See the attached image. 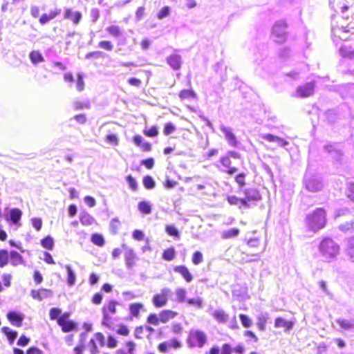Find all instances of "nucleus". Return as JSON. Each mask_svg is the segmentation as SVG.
I'll return each instance as SVG.
<instances>
[{
	"label": "nucleus",
	"instance_id": "1",
	"mask_svg": "<svg viewBox=\"0 0 354 354\" xmlns=\"http://www.w3.org/2000/svg\"><path fill=\"white\" fill-rule=\"evenodd\" d=\"M326 223V213L322 208H317L306 215L305 225L306 230L315 234L324 228Z\"/></svg>",
	"mask_w": 354,
	"mask_h": 354
},
{
	"label": "nucleus",
	"instance_id": "2",
	"mask_svg": "<svg viewBox=\"0 0 354 354\" xmlns=\"http://www.w3.org/2000/svg\"><path fill=\"white\" fill-rule=\"evenodd\" d=\"M321 256L326 261L335 259L340 252L339 245L331 238H324L318 246Z\"/></svg>",
	"mask_w": 354,
	"mask_h": 354
},
{
	"label": "nucleus",
	"instance_id": "3",
	"mask_svg": "<svg viewBox=\"0 0 354 354\" xmlns=\"http://www.w3.org/2000/svg\"><path fill=\"white\" fill-rule=\"evenodd\" d=\"M304 183L306 189L311 192H319L322 190L324 187L322 180L319 176L313 175L308 172H306L304 176Z\"/></svg>",
	"mask_w": 354,
	"mask_h": 354
},
{
	"label": "nucleus",
	"instance_id": "4",
	"mask_svg": "<svg viewBox=\"0 0 354 354\" xmlns=\"http://www.w3.org/2000/svg\"><path fill=\"white\" fill-rule=\"evenodd\" d=\"M207 342L205 333L199 330H191L188 337V344L190 347L202 348Z\"/></svg>",
	"mask_w": 354,
	"mask_h": 354
},
{
	"label": "nucleus",
	"instance_id": "5",
	"mask_svg": "<svg viewBox=\"0 0 354 354\" xmlns=\"http://www.w3.org/2000/svg\"><path fill=\"white\" fill-rule=\"evenodd\" d=\"M272 37L277 43H283L287 37L286 24L283 21L275 23L272 30Z\"/></svg>",
	"mask_w": 354,
	"mask_h": 354
},
{
	"label": "nucleus",
	"instance_id": "6",
	"mask_svg": "<svg viewBox=\"0 0 354 354\" xmlns=\"http://www.w3.org/2000/svg\"><path fill=\"white\" fill-rule=\"evenodd\" d=\"M118 304L115 301H111L106 305H104L102 309V324L107 328H111V317L110 314L114 315L116 313V306Z\"/></svg>",
	"mask_w": 354,
	"mask_h": 354
},
{
	"label": "nucleus",
	"instance_id": "7",
	"mask_svg": "<svg viewBox=\"0 0 354 354\" xmlns=\"http://www.w3.org/2000/svg\"><path fill=\"white\" fill-rule=\"evenodd\" d=\"M171 294V290L169 288H163L159 293L153 295L152 303L156 308L165 306L167 304L169 297Z\"/></svg>",
	"mask_w": 354,
	"mask_h": 354
},
{
	"label": "nucleus",
	"instance_id": "8",
	"mask_svg": "<svg viewBox=\"0 0 354 354\" xmlns=\"http://www.w3.org/2000/svg\"><path fill=\"white\" fill-rule=\"evenodd\" d=\"M221 131L223 133L225 138L227 144L232 147H237L239 145V141L233 133L232 128L226 127L223 124H221L219 126Z\"/></svg>",
	"mask_w": 354,
	"mask_h": 354
},
{
	"label": "nucleus",
	"instance_id": "9",
	"mask_svg": "<svg viewBox=\"0 0 354 354\" xmlns=\"http://www.w3.org/2000/svg\"><path fill=\"white\" fill-rule=\"evenodd\" d=\"M122 248L124 251V256L125 265L128 269H131L136 264V261L137 259L136 254L133 249L130 248L124 243L122 245Z\"/></svg>",
	"mask_w": 354,
	"mask_h": 354
},
{
	"label": "nucleus",
	"instance_id": "10",
	"mask_svg": "<svg viewBox=\"0 0 354 354\" xmlns=\"http://www.w3.org/2000/svg\"><path fill=\"white\" fill-rule=\"evenodd\" d=\"M314 84L308 82L303 86L297 87L296 91V96L300 97H307L310 96L314 92Z\"/></svg>",
	"mask_w": 354,
	"mask_h": 354
},
{
	"label": "nucleus",
	"instance_id": "11",
	"mask_svg": "<svg viewBox=\"0 0 354 354\" xmlns=\"http://www.w3.org/2000/svg\"><path fill=\"white\" fill-rule=\"evenodd\" d=\"M260 137L268 142H276L279 146L283 148H286L289 145V142L284 139L270 133H262L260 135Z\"/></svg>",
	"mask_w": 354,
	"mask_h": 354
},
{
	"label": "nucleus",
	"instance_id": "12",
	"mask_svg": "<svg viewBox=\"0 0 354 354\" xmlns=\"http://www.w3.org/2000/svg\"><path fill=\"white\" fill-rule=\"evenodd\" d=\"M7 318L13 326L20 327L22 326L24 315L19 313L11 311L7 314Z\"/></svg>",
	"mask_w": 354,
	"mask_h": 354
},
{
	"label": "nucleus",
	"instance_id": "13",
	"mask_svg": "<svg viewBox=\"0 0 354 354\" xmlns=\"http://www.w3.org/2000/svg\"><path fill=\"white\" fill-rule=\"evenodd\" d=\"M220 162L223 167L225 168V169L223 170V172H225L230 175H232L237 171V168L231 166L232 161L228 156H225L221 157Z\"/></svg>",
	"mask_w": 354,
	"mask_h": 354
},
{
	"label": "nucleus",
	"instance_id": "14",
	"mask_svg": "<svg viewBox=\"0 0 354 354\" xmlns=\"http://www.w3.org/2000/svg\"><path fill=\"white\" fill-rule=\"evenodd\" d=\"M64 18L72 21L74 24L77 25L82 19V14L80 12L73 11L71 8H66Z\"/></svg>",
	"mask_w": 354,
	"mask_h": 354
},
{
	"label": "nucleus",
	"instance_id": "15",
	"mask_svg": "<svg viewBox=\"0 0 354 354\" xmlns=\"http://www.w3.org/2000/svg\"><path fill=\"white\" fill-rule=\"evenodd\" d=\"M22 216V212L18 208H13L10 210L9 215L6 216V219L10 221L15 225H20L19 221Z\"/></svg>",
	"mask_w": 354,
	"mask_h": 354
},
{
	"label": "nucleus",
	"instance_id": "16",
	"mask_svg": "<svg viewBox=\"0 0 354 354\" xmlns=\"http://www.w3.org/2000/svg\"><path fill=\"white\" fill-rule=\"evenodd\" d=\"M294 322L291 321H287L282 317H277L274 322L275 328H283L284 331L287 332L292 329Z\"/></svg>",
	"mask_w": 354,
	"mask_h": 354
},
{
	"label": "nucleus",
	"instance_id": "17",
	"mask_svg": "<svg viewBox=\"0 0 354 354\" xmlns=\"http://www.w3.org/2000/svg\"><path fill=\"white\" fill-rule=\"evenodd\" d=\"M167 62L174 70H178L181 66V57L177 54L171 55L167 58Z\"/></svg>",
	"mask_w": 354,
	"mask_h": 354
},
{
	"label": "nucleus",
	"instance_id": "18",
	"mask_svg": "<svg viewBox=\"0 0 354 354\" xmlns=\"http://www.w3.org/2000/svg\"><path fill=\"white\" fill-rule=\"evenodd\" d=\"M245 198L246 202L250 201H257L261 199V195L259 192L255 189H247L245 191Z\"/></svg>",
	"mask_w": 354,
	"mask_h": 354
},
{
	"label": "nucleus",
	"instance_id": "19",
	"mask_svg": "<svg viewBox=\"0 0 354 354\" xmlns=\"http://www.w3.org/2000/svg\"><path fill=\"white\" fill-rule=\"evenodd\" d=\"M174 272L180 274L187 282H191L193 279V277L189 272L187 268L185 266H175L174 268Z\"/></svg>",
	"mask_w": 354,
	"mask_h": 354
},
{
	"label": "nucleus",
	"instance_id": "20",
	"mask_svg": "<svg viewBox=\"0 0 354 354\" xmlns=\"http://www.w3.org/2000/svg\"><path fill=\"white\" fill-rule=\"evenodd\" d=\"M324 150L330 154L332 158L337 161L339 160L342 153L336 145H326L324 146Z\"/></svg>",
	"mask_w": 354,
	"mask_h": 354
},
{
	"label": "nucleus",
	"instance_id": "21",
	"mask_svg": "<svg viewBox=\"0 0 354 354\" xmlns=\"http://www.w3.org/2000/svg\"><path fill=\"white\" fill-rule=\"evenodd\" d=\"M345 252L349 259L354 262V236L346 241Z\"/></svg>",
	"mask_w": 354,
	"mask_h": 354
},
{
	"label": "nucleus",
	"instance_id": "22",
	"mask_svg": "<svg viewBox=\"0 0 354 354\" xmlns=\"http://www.w3.org/2000/svg\"><path fill=\"white\" fill-rule=\"evenodd\" d=\"M10 264L15 267L24 263L23 257L19 253L14 250L10 252Z\"/></svg>",
	"mask_w": 354,
	"mask_h": 354
},
{
	"label": "nucleus",
	"instance_id": "23",
	"mask_svg": "<svg viewBox=\"0 0 354 354\" xmlns=\"http://www.w3.org/2000/svg\"><path fill=\"white\" fill-rule=\"evenodd\" d=\"M178 313L171 310H164L159 314L160 321L162 323H167L170 319H174Z\"/></svg>",
	"mask_w": 354,
	"mask_h": 354
},
{
	"label": "nucleus",
	"instance_id": "24",
	"mask_svg": "<svg viewBox=\"0 0 354 354\" xmlns=\"http://www.w3.org/2000/svg\"><path fill=\"white\" fill-rule=\"evenodd\" d=\"M220 348L218 346H215L209 350V354H219ZM221 354H232V348L228 344H224L221 349Z\"/></svg>",
	"mask_w": 354,
	"mask_h": 354
},
{
	"label": "nucleus",
	"instance_id": "25",
	"mask_svg": "<svg viewBox=\"0 0 354 354\" xmlns=\"http://www.w3.org/2000/svg\"><path fill=\"white\" fill-rule=\"evenodd\" d=\"M239 232L240 231L238 228H230L222 231L221 232V236L223 239H229L238 236Z\"/></svg>",
	"mask_w": 354,
	"mask_h": 354
},
{
	"label": "nucleus",
	"instance_id": "26",
	"mask_svg": "<svg viewBox=\"0 0 354 354\" xmlns=\"http://www.w3.org/2000/svg\"><path fill=\"white\" fill-rule=\"evenodd\" d=\"M29 58L32 64L37 65L44 62V57L38 50H32L29 53Z\"/></svg>",
	"mask_w": 354,
	"mask_h": 354
},
{
	"label": "nucleus",
	"instance_id": "27",
	"mask_svg": "<svg viewBox=\"0 0 354 354\" xmlns=\"http://www.w3.org/2000/svg\"><path fill=\"white\" fill-rule=\"evenodd\" d=\"M269 318V315L268 313H260L257 316V325L259 328L261 330H264L266 328V324L267 322V320Z\"/></svg>",
	"mask_w": 354,
	"mask_h": 354
},
{
	"label": "nucleus",
	"instance_id": "28",
	"mask_svg": "<svg viewBox=\"0 0 354 354\" xmlns=\"http://www.w3.org/2000/svg\"><path fill=\"white\" fill-rule=\"evenodd\" d=\"M227 201L230 205H239L240 207L242 206L248 207L245 199L239 198L236 196H228Z\"/></svg>",
	"mask_w": 354,
	"mask_h": 354
},
{
	"label": "nucleus",
	"instance_id": "29",
	"mask_svg": "<svg viewBox=\"0 0 354 354\" xmlns=\"http://www.w3.org/2000/svg\"><path fill=\"white\" fill-rule=\"evenodd\" d=\"M214 318L221 323H225L227 321L228 315L223 310H216L213 312Z\"/></svg>",
	"mask_w": 354,
	"mask_h": 354
},
{
	"label": "nucleus",
	"instance_id": "30",
	"mask_svg": "<svg viewBox=\"0 0 354 354\" xmlns=\"http://www.w3.org/2000/svg\"><path fill=\"white\" fill-rule=\"evenodd\" d=\"M1 331L7 336V338L11 344L18 335L17 331L12 330L10 328L6 326L3 327L1 328Z\"/></svg>",
	"mask_w": 354,
	"mask_h": 354
},
{
	"label": "nucleus",
	"instance_id": "31",
	"mask_svg": "<svg viewBox=\"0 0 354 354\" xmlns=\"http://www.w3.org/2000/svg\"><path fill=\"white\" fill-rule=\"evenodd\" d=\"M57 324L60 326H62V330L65 333L72 331L76 328V324L72 321H68L67 322H62V319H61V320H57Z\"/></svg>",
	"mask_w": 354,
	"mask_h": 354
},
{
	"label": "nucleus",
	"instance_id": "32",
	"mask_svg": "<svg viewBox=\"0 0 354 354\" xmlns=\"http://www.w3.org/2000/svg\"><path fill=\"white\" fill-rule=\"evenodd\" d=\"M68 274L67 283L70 286H73L75 283L76 275L69 265L64 266Z\"/></svg>",
	"mask_w": 354,
	"mask_h": 354
},
{
	"label": "nucleus",
	"instance_id": "33",
	"mask_svg": "<svg viewBox=\"0 0 354 354\" xmlns=\"http://www.w3.org/2000/svg\"><path fill=\"white\" fill-rule=\"evenodd\" d=\"M10 253L8 250L1 249L0 250V268H4L9 263Z\"/></svg>",
	"mask_w": 354,
	"mask_h": 354
},
{
	"label": "nucleus",
	"instance_id": "34",
	"mask_svg": "<svg viewBox=\"0 0 354 354\" xmlns=\"http://www.w3.org/2000/svg\"><path fill=\"white\" fill-rule=\"evenodd\" d=\"M179 97L181 100L195 99L196 98V93L192 89H184L180 92Z\"/></svg>",
	"mask_w": 354,
	"mask_h": 354
},
{
	"label": "nucleus",
	"instance_id": "35",
	"mask_svg": "<svg viewBox=\"0 0 354 354\" xmlns=\"http://www.w3.org/2000/svg\"><path fill=\"white\" fill-rule=\"evenodd\" d=\"M339 53L341 55L344 57H347L349 59L354 58V49L349 46H342L339 49Z\"/></svg>",
	"mask_w": 354,
	"mask_h": 354
},
{
	"label": "nucleus",
	"instance_id": "36",
	"mask_svg": "<svg viewBox=\"0 0 354 354\" xmlns=\"http://www.w3.org/2000/svg\"><path fill=\"white\" fill-rule=\"evenodd\" d=\"M80 223L83 225H91L95 221L94 218L86 212H84L83 214H82L80 215Z\"/></svg>",
	"mask_w": 354,
	"mask_h": 354
},
{
	"label": "nucleus",
	"instance_id": "37",
	"mask_svg": "<svg viewBox=\"0 0 354 354\" xmlns=\"http://www.w3.org/2000/svg\"><path fill=\"white\" fill-rule=\"evenodd\" d=\"M175 294L176 297V301L178 303H183L187 301L186 299V295L187 291L185 288H178L175 290Z\"/></svg>",
	"mask_w": 354,
	"mask_h": 354
},
{
	"label": "nucleus",
	"instance_id": "38",
	"mask_svg": "<svg viewBox=\"0 0 354 354\" xmlns=\"http://www.w3.org/2000/svg\"><path fill=\"white\" fill-rule=\"evenodd\" d=\"M143 308H144L143 304H140V303L132 304L129 306L130 313L135 317H139L140 310Z\"/></svg>",
	"mask_w": 354,
	"mask_h": 354
},
{
	"label": "nucleus",
	"instance_id": "39",
	"mask_svg": "<svg viewBox=\"0 0 354 354\" xmlns=\"http://www.w3.org/2000/svg\"><path fill=\"white\" fill-rule=\"evenodd\" d=\"M91 241L93 243L97 246H103L104 245V239L102 235L100 234H93L91 236Z\"/></svg>",
	"mask_w": 354,
	"mask_h": 354
},
{
	"label": "nucleus",
	"instance_id": "40",
	"mask_svg": "<svg viewBox=\"0 0 354 354\" xmlns=\"http://www.w3.org/2000/svg\"><path fill=\"white\" fill-rule=\"evenodd\" d=\"M176 251L174 248H170L164 251L162 258L166 261H171L175 258Z\"/></svg>",
	"mask_w": 354,
	"mask_h": 354
},
{
	"label": "nucleus",
	"instance_id": "41",
	"mask_svg": "<svg viewBox=\"0 0 354 354\" xmlns=\"http://www.w3.org/2000/svg\"><path fill=\"white\" fill-rule=\"evenodd\" d=\"M43 248L47 250H52L54 245V241L52 237L48 236L41 241Z\"/></svg>",
	"mask_w": 354,
	"mask_h": 354
},
{
	"label": "nucleus",
	"instance_id": "42",
	"mask_svg": "<svg viewBox=\"0 0 354 354\" xmlns=\"http://www.w3.org/2000/svg\"><path fill=\"white\" fill-rule=\"evenodd\" d=\"M106 31L113 37H119L122 35V31L118 26H111L106 28Z\"/></svg>",
	"mask_w": 354,
	"mask_h": 354
},
{
	"label": "nucleus",
	"instance_id": "43",
	"mask_svg": "<svg viewBox=\"0 0 354 354\" xmlns=\"http://www.w3.org/2000/svg\"><path fill=\"white\" fill-rule=\"evenodd\" d=\"M138 209L146 214H149L151 212V207L149 203L145 201L140 202L138 204Z\"/></svg>",
	"mask_w": 354,
	"mask_h": 354
},
{
	"label": "nucleus",
	"instance_id": "44",
	"mask_svg": "<svg viewBox=\"0 0 354 354\" xmlns=\"http://www.w3.org/2000/svg\"><path fill=\"white\" fill-rule=\"evenodd\" d=\"M142 182H143V185L147 189H151L155 187V185H156L155 181L152 178V177H151L149 176H145L143 178Z\"/></svg>",
	"mask_w": 354,
	"mask_h": 354
},
{
	"label": "nucleus",
	"instance_id": "45",
	"mask_svg": "<svg viewBox=\"0 0 354 354\" xmlns=\"http://www.w3.org/2000/svg\"><path fill=\"white\" fill-rule=\"evenodd\" d=\"M186 302L191 306H195L198 308H203V299L201 297H196L187 299Z\"/></svg>",
	"mask_w": 354,
	"mask_h": 354
},
{
	"label": "nucleus",
	"instance_id": "46",
	"mask_svg": "<svg viewBox=\"0 0 354 354\" xmlns=\"http://www.w3.org/2000/svg\"><path fill=\"white\" fill-rule=\"evenodd\" d=\"M120 226V223L117 218L111 219L109 225L110 231L112 234H117L118 229Z\"/></svg>",
	"mask_w": 354,
	"mask_h": 354
},
{
	"label": "nucleus",
	"instance_id": "47",
	"mask_svg": "<svg viewBox=\"0 0 354 354\" xmlns=\"http://www.w3.org/2000/svg\"><path fill=\"white\" fill-rule=\"evenodd\" d=\"M126 346L128 348L127 353L123 350H118L117 351V354H133V351L136 347V344L133 342H127Z\"/></svg>",
	"mask_w": 354,
	"mask_h": 354
},
{
	"label": "nucleus",
	"instance_id": "48",
	"mask_svg": "<svg viewBox=\"0 0 354 354\" xmlns=\"http://www.w3.org/2000/svg\"><path fill=\"white\" fill-rule=\"evenodd\" d=\"M337 323L344 329L348 330L352 328L354 325L351 321L347 319H337Z\"/></svg>",
	"mask_w": 354,
	"mask_h": 354
},
{
	"label": "nucleus",
	"instance_id": "49",
	"mask_svg": "<svg viewBox=\"0 0 354 354\" xmlns=\"http://www.w3.org/2000/svg\"><path fill=\"white\" fill-rule=\"evenodd\" d=\"M170 14V8L169 6H164L160 9L157 15V17L158 19H162Z\"/></svg>",
	"mask_w": 354,
	"mask_h": 354
},
{
	"label": "nucleus",
	"instance_id": "50",
	"mask_svg": "<svg viewBox=\"0 0 354 354\" xmlns=\"http://www.w3.org/2000/svg\"><path fill=\"white\" fill-rule=\"evenodd\" d=\"M203 261V257L201 252L196 251L193 254L192 262L194 265H198Z\"/></svg>",
	"mask_w": 354,
	"mask_h": 354
},
{
	"label": "nucleus",
	"instance_id": "51",
	"mask_svg": "<svg viewBox=\"0 0 354 354\" xmlns=\"http://www.w3.org/2000/svg\"><path fill=\"white\" fill-rule=\"evenodd\" d=\"M240 319L241 321L242 325L245 328H249L252 326V320L245 315L241 314L239 315Z\"/></svg>",
	"mask_w": 354,
	"mask_h": 354
},
{
	"label": "nucleus",
	"instance_id": "52",
	"mask_svg": "<svg viewBox=\"0 0 354 354\" xmlns=\"http://www.w3.org/2000/svg\"><path fill=\"white\" fill-rule=\"evenodd\" d=\"M166 232L168 234L175 236V237H179L180 233L178 230L174 226V225H167L166 226Z\"/></svg>",
	"mask_w": 354,
	"mask_h": 354
},
{
	"label": "nucleus",
	"instance_id": "53",
	"mask_svg": "<svg viewBox=\"0 0 354 354\" xmlns=\"http://www.w3.org/2000/svg\"><path fill=\"white\" fill-rule=\"evenodd\" d=\"M176 130L175 126L171 122L166 123L163 129L165 136L171 134Z\"/></svg>",
	"mask_w": 354,
	"mask_h": 354
},
{
	"label": "nucleus",
	"instance_id": "54",
	"mask_svg": "<svg viewBox=\"0 0 354 354\" xmlns=\"http://www.w3.org/2000/svg\"><path fill=\"white\" fill-rule=\"evenodd\" d=\"M62 313L61 309L58 308H53L50 310L49 316L50 319L54 320L58 319Z\"/></svg>",
	"mask_w": 354,
	"mask_h": 354
},
{
	"label": "nucleus",
	"instance_id": "55",
	"mask_svg": "<svg viewBox=\"0 0 354 354\" xmlns=\"http://www.w3.org/2000/svg\"><path fill=\"white\" fill-rule=\"evenodd\" d=\"M160 322L159 316L158 317L156 314H150L147 318V322L153 326H158Z\"/></svg>",
	"mask_w": 354,
	"mask_h": 354
},
{
	"label": "nucleus",
	"instance_id": "56",
	"mask_svg": "<svg viewBox=\"0 0 354 354\" xmlns=\"http://www.w3.org/2000/svg\"><path fill=\"white\" fill-rule=\"evenodd\" d=\"M31 223L33 227L37 230L39 231L42 227V220L40 218H32L31 219Z\"/></svg>",
	"mask_w": 354,
	"mask_h": 354
},
{
	"label": "nucleus",
	"instance_id": "57",
	"mask_svg": "<svg viewBox=\"0 0 354 354\" xmlns=\"http://www.w3.org/2000/svg\"><path fill=\"white\" fill-rule=\"evenodd\" d=\"M127 181L130 188L133 191H136L138 189V183L134 178H133L131 176H128L127 177Z\"/></svg>",
	"mask_w": 354,
	"mask_h": 354
},
{
	"label": "nucleus",
	"instance_id": "58",
	"mask_svg": "<svg viewBox=\"0 0 354 354\" xmlns=\"http://www.w3.org/2000/svg\"><path fill=\"white\" fill-rule=\"evenodd\" d=\"M347 196L354 203V183H348L347 185Z\"/></svg>",
	"mask_w": 354,
	"mask_h": 354
},
{
	"label": "nucleus",
	"instance_id": "59",
	"mask_svg": "<svg viewBox=\"0 0 354 354\" xmlns=\"http://www.w3.org/2000/svg\"><path fill=\"white\" fill-rule=\"evenodd\" d=\"M98 46L101 48L105 49L106 50H112L113 46L111 41H101L98 44Z\"/></svg>",
	"mask_w": 354,
	"mask_h": 354
},
{
	"label": "nucleus",
	"instance_id": "60",
	"mask_svg": "<svg viewBox=\"0 0 354 354\" xmlns=\"http://www.w3.org/2000/svg\"><path fill=\"white\" fill-rule=\"evenodd\" d=\"M76 86H77V89L79 91H82L84 88V82L83 80V75L81 73H79L77 75Z\"/></svg>",
	"mask_w": 354,
	"mask_h": 354
},
{
	"label": "nucleus",
	"instance_id": "61",
	"mask_svg": "<svg viewBox=\"0 0 354 354\" xmlns=\"http://www.w3.org/2000/svg\"><path fill=\"white\" fill-rule=\"evenodd\" d=\"M53 296V292L48 289H40V301Z\"/></svg>",
	"mask_w": 354,
	"mask_h": 354
},
{
	"label": "nucleus",
	"instance_id": "62",
	"mask_svg": "<svg viewBox=\"0 0 354 354\" xmlns=\"http://www.w3.org/2000/svg\"><path fill=\"white\" fill-rule=\"evenodd\" d=\"M74 109L75 110L82 109H88L90 104L88 102H75L73 104Z\"/></svg>",
	"mask_w": 354,
	"mask_h": 354
},
{
	"label": "nucleus",
	"instance_id": "63",
	"mask_svg": "<svg viewBox=\"0 0 354 354\" xmlns=\"http://www.w3.org/2000/svg\"><path fill=\"white\" fill-rule=\"evenodd\" d=\"M144 133L149 137H154L158 134V131L156 127H152L148 130H145Z\"/></svg>",
	"mask_w": 354,
	"mask_h": 354
},
{
	"label": "nucleus",
	"instance_id": "64",
	"mask_svg": "<svg viewBox=\"0 0 354 354\" xmlns=\"http://www.w3.org/2000/svg\"><path fill=\"white\" fill-rule=\"evenodd\" d=\"M132 236L137 241H142L145 238V234L141 230H136L133 232Z\"/></svg>",
	"mask_w": 354,
	"mask_h": 354
}]
</instances>
